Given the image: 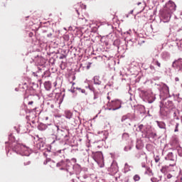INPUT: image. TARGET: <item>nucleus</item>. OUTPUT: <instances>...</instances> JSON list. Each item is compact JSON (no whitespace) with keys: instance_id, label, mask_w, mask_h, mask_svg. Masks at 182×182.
Wrapping results in <instances>:
<instances>
[{"instance_id":"nucleus-10","label":"nucleus","mask_w":182,"mask_h":182,"mask_svg":"<svg viewBox=\"0 0 182 182\" xmlns=\"http://www.w3.org/2000/svg\"><path fill=\"white\" fill-rule=\"evenodd\" d=\"M142 137H144L145 139H156L157 137V134L148 129L145 134H142Z\"/></svg>"},{"instance_id":"nucleus-48","label":"nucleus","mask_w":182,"mask_h":182,"mask_svg":"<svg viewBox=\"0 0 182 182\" xmlns=\"http://www.w3.org/2000/svg\"><path fill=\"white\" fill-rule=\"evenodd\" d=\"M129 45H133V41H132V40H129V41H127V46H129Z\"/></svg>"},{"instance_id":"nucleus-12","label":"nucleus","mask_w":182,"mask_h":182,"mask_svg":"<svg viewBox=\"0 0 182 182\" xmlns=\"http://www.w3.org/2000/svg\"><path fill=\"white\" fill-rule=\"evenodd\" d=\"M178 113H180V112L178 109H177V108H172V109L169 111L170 117H173V119H176V120H180V118H178V116H177Z\"/></svg>"},{"instance_id":"nucleus-39","label":"nucleus","mask_w":182,"mask_h":182,"mask_svg":"<svg viewBox=\"0 0 182 182\" xmlns=\"http://www.w3.org/2000/svg\"><path fill=\"white\" fill-rule=\"evenodd\" d=\"M140 143H141V141H137L136 145V149H137V150H140V149H141V145H140Z\"/></svg>"},{"instance_id":"nucleus-4","label":"nucleus","mask_w":182,"mask_h":182,"mask_svg":"<svg viewBox=\"0 0 182 182\" xmlns=\"http://www.w3.org/2000/svg\"><path fill=\"white\" fill-rule=\"evenodd\" d=\"M107 106V107L105 108V110H119V109L122 108V101L119 100L109 101Z\"/></svg>"},{"instance_id":"nucleus-54","label":"nucleus","mask_w":182,"mask_h":182,"mask_svg":"<svg viewBox=\"0 0 182 182\" xmlns=\"http://www.w3.org/2000/svg\"><path fill=\"white\" fill-rule=\"evenodd\" d=\"M150 69H151V70H154V66L150 65Z\"/></svg>"},{"instance_id":"nucleus-18","label":"nucleus","mask_w":182,"mask_h":182,"mask_svg":"<svg viewBox=\"0 0 182 182\" xmlns=\"http://www.w3.org/2000/svg\"><path fill=\"white\" fill-rule=\"evenodd\" d=\"M149 129H147V127H146L143 124H140L139 125L138 128H137V131L138 132H141V133H142V134H146V132L148 131Z\"/></svg>"},{"instance_id":"nucleus-31","label":"nucleus","mask_w":182,"mask_h":182,"mask_svg":"<svg viewBox=\"0 0 182 182\" xmlns=\"http://www.w3.org/2000/svg\"><path fill=\"white\" fill-rule=\"evenodd\" d=\"M131 168H133V167L129 166V164L126 163L124 166L125 171H130L132 170Z\"/></svg>"},{"instance_id":"nucleus-49","label":"nucleus","mask_w":182,"mask_h":182,"mask_svg":"<svg viewBox=\"0 0 182 182\" xmlns=\"http://www.w3.org/2000/svg\"><path fill=\"white\" fill-rule=\"evenodd\" d=\"M31 164V161L24 162V166H29Z\"/></svg>"},{"instance_id":"nucleus-20","label":"nucleus","mask_w":182,"mask_h":182,"mask_svg":"<svg viewBox=\"0 0 182 182\" xmlns=\"http://www.w3.org/2000/svg\"><path fill=\"white\" fill-rule=\"evenodd\" d=\"M156 123L157 124L158 127L159 129H163L164 130H166V123L162 121H156Z\"/></svg>"},{"instance_id":"nucleus-61","label":"nucleus","mask_w":182,"mask_h":182,"mask_svg":"<svg viewBox=\"0 0 182 182\" xmlns=\"http://www.w3.org/2000/svg\"><path fill=\"white\" fill-rule=\"evenodd\" d=\"M76 166H77V168H80V165L77 164Z\"/></svg>"},{"instance_id":"nucleus-59","label":"nucleus","mask_w":182,"mask_h":182,"mask_svg":"<svg viewBox=\"0 0 182 182\" xmlns=\"http://www.w3.org/2000/svg\"><path fill=\"white\" fill-rule=\"evenodd\" d=\"M105 133H106V132L105 131L101 132V134H105Z\"/></svg>"},{"instance_id":"nucleus-28","label":"nucleus","mask_w":182,"mask_h":182,"mask_svg":"<svg viewBox=\"0 0 182 182\" xmlns=\"http://www.w3.org/2000/svg\"><path fill=\"white\" fill-rule=\"evenodd\" d=\"M66 119H72L73 114L70 111L65 112Z\"/></svg>"},{"instance_id":"nucleus-25","label":"nucleus","mask_w":182,"mask_h":182,"mask_svg":"<svg viewBox=\"0 0 182 182\" xmlns=\"http://www.w3.org/2000/svg\"><path fill=\"white\" fill-rule=\"evenodd\" d=\"M110 170L111 171H112V173H117V171H119V169L117 168V165H111Z\"/></svg>"},{"instance_id":"nucleus-3","label":"nucleus","mask_w":182,"mask_h":182,"mask_svg":"<svg viewBox=\"0 0 182 182\" xmlns=\"http://www.w3.org/2000/svg\"><path fill=\"white\" fill-rule=\"evenodd\" d=\"M34 147L37 149V150H41V151H45L43 153L44 156H46V152L50 153V147L47 148L46 144L43 141V139H39V136L34 137Z\"/></svg>"},{"instance_id":"nucleus-42","label":"nucleus","mask_w":182,"mask_h":182,"mask_svg":"<svg viewBox=\"0 0 182 182\" xmlns=\"http://www.w3.org/2000/svg\"><path fill=\"white\" fill-rule=\"evenodd\" d=\"M144 160H145V161H144V162H142L141 164V167L143 168H146V164L147 163V161H146V158H144Z\"/></svg>"},{"instance_id":"nucleus-22","label":"nucleus","mask_w":182,"mask_h":182,"mask_svg":"<svg viewBox=\"0 0 182 182\" xmlns=\"http://www.w3.org/2000/svg\"><path fill=\"white\" fill-rule=\"evenodd\" d=\"M57 156H60V157L65 158V149H60L55 152Z\"/></svg>"},{"instance_id":"nucleus-8","label":"nucleus","mask_w":182,"mask_h":182,"mask_svg":"<svg viewBox=\"0 0 182 182\" xmlns=\"http://www.w3.org/2000/svg\"><path fill=\"white\" fill-rule=\"evenodd\" d=\"M159 114L161 119H170V109H167L164 107H161Z\"/></svg>"},{"instance_id":"nucleus-5","label":"nucleus","mask_w":182,"mask_h":182,"mask_svg":"<svg viewBox=\"0 0 182 182\" xmlns=\"http://www.w3.org/2000/svg\"><path fill=\"white\" fill-rule=\"evenodd\" d=\"M165 160L172 162V164H169V167H176V163H177V154L174 155L173 152H169L165 157Z\"/></svg>"},{"instance_id":"nucleus-55","label":"nucleus","mask_w":182,"mask_h":182,"mask_svg":"<svg viewBox=\"0 0 182 182\" xmlns=\"http://www.w3.org/2000/svg\"><path fill=\"white\" fill-rule=\"evenodd\" d=\"M71 160H72V161H73V163H76V159L73 158Z\"/></svg>"},{"instance_id":"nucleus-52","label":"nucleus","mask_w":182,"mask_h":182,"mask_svg":"<svg viewBox=\"0 0 182 182\" xmlns=\"http://www.w3.org/2000/svg\"><path fill=\"white\" fill-rule=\"evenodd\" d=\"M28 105H33V101H30V102H28Z\"/></svg>"},{"instance_id":"nucleus-30","label":"nucleus","mask_w":182,"mask_h":182,"mask_svg":"<svg viewBox=\"0 0 182 182\" xmlns=\"http://www.w3.org/2000/svg\"><path fill=\"white\" fill-rule=\"evenodd\" d=\"M153 63H154V65H156V66H158V68H161V63H160V62H159V60H154Z\"/></svg>"},{"instance_id":"nucleus-53","label":"nucleus","mask_w":182,"mask_h":182,"mask_svg":"<svg viewBox=\"0 0 182 182\" xmlns=\"http://www.w3.org/2000/svg\"><path fill=\"white\" fill-rule=\"evenodd\" d=\"M18 129H19L18 130L17 129V133H19V132L22 130V127L20 126Z\"/></svg>"},{"instance_id":"nucleus-26","label":"nucleus","mask_w":182,"mask_h":182,"mask_svg":"<svg viewBox=\"0 0 182 182\" xmlns=\"http://www.w3.org/2000/svg\"><path fill=\"white\" fill-rule=\"evenodd\" d=\"M47 127L48 126H46V124H41L40 125H38V130L43 131V130H46Z\"/></svg>"},{"instance_id":"nucleus-64","label":"nucleus","mask_w":182,"mask_h":182,"mask_svg":"<svg viewBox=\"0 0 182 182\" xmlns=\"http://www.w3.org/2000/svg\"><path fill=\"white\" fill-rule=\"evenodd\" d=\"M175 132H178V129L176 128Z\"/></svg>"},{"instance_id":"nucleus-33","label":"nucleus","mask_w":182,"mask_h":182,"mask_svg":"<svg viewBox=\"0 0 182 182\" xmlns=\"http://www.w3.org/2000/svg\"><path fill=\"white\" fill-rule=\"evenodd\" d=\"M145 173L149 174V176H153V171H151V169H150V168H146Z\"/></svg>"},{"instance_id":"nucleus-1","label":"nucleus","mask_w":182,"mask_h":182,"mask_svg":"<svg viewBox=\"0 0 182 182\" xmlns=\"http://www.w3.org/2000/svg\"><path fill=\"white\" fill-rule=\"evenodd\" d=\"M29 148L18 143L15 141V137L12 134L9 136V141L6 142V151L7 156H9V152L12 151L20 156H29Z\"/></svg>"},{"instance_id":"nucleus-16","label":"nucleus","mask_w":182,"mask_h":182,"mask_svg":"<svg viewBox=\"0 0 182 182\" xmlns=\"http://www.w3.org/2000/svg\"><path fill=\"white\" fill-rule=\"evenodd\" d=\"M121 122L122 123H124L127 126H130V114L122 116Z\"/></svg>"},{"instance_id":"nucleus-58","label":"nucleus","mask_w":182,"mask_h":182,"mask_svg":"<svg viewBox=\"0 0 182 182\" xmlns=\"http://www.w3.org/2000/svg\"><path fill=\"white\" fill-rule=\"evenodd\" d=\"M133 12H134V11H133V10L130 11H129V14H131V15H132V14H133Z\"/></svg>"},{"instance_id":"nucleus-57","label":"nucleus","mask_w":182,"mask_h":182,"mask_svg":"<svg viewBox=\"0 0 182 182\" xmlns=\"http://www.w3.org/2000/svg\"><path fill=\"white\" fill-rule=\"evenodd\" d=\"M43 164H45V165L48 164V160H46V161L43 162Z\"/></svg>"},{"instance_id":"nucleus-40","label":"nucleus","mask_w":182,"mask_h":182,"mask_svg":"<svg viewBox=\"0 0 182 182\" xmlns=\"http://www.w3.org/2000/svg\"><path fill=\"white\" fill-rule=\"evenodd\" d=\"M87 89H89L91 92H93V93H95V92H96V91L95 90V87H93L91 86V85H88V86L87 87Z\"/></svg>"},{"instance_id":"nucleus-14","label":"nucleus","mask_w":182,"mask_h":182,"mask_svg":"<svg viewBox=\"0 0 182 182\" xmlns=\"http://www.w3.org/2000/svg\"><path fill=\"white\" fill-rule=\"evenodd\" d=\"M160 56L162 60H164L165 62H167V60H169L170 58H171V55L168 51H163Z\"/></svg>"},{"instance_id":"nucleus-29","label":"nucleus","mask_w":182,"mask_h":182,"mask_svg":"<svg viewBox=\"0 0 182 182\" xmlns=\"http://www.w3.org/2000/svg\"><path fill=\"white\" fill-rule=\"evenodd\" d=\"M56 166L57 167H65L66 164L65 163L64 160H61L60 162L57 163Z\"/></svg>"},{"instance_id":"nucleus-44","label":"nucleus","mask_w":182,"mask_h":182,"mask_svg":"<svg viewBox=\"0 0 182 182\" xmlns=\"http://www.w3.org/2000/svg\"><path fill=\"white\" fill-rule=\"evenodd\" d=\"M154 160L156 163H159V161H160V156H154Z\"/></svg>"},{"instance_id":"nucleus-45","label":"nucleus","mask_w":182,"mask_h":182,"mask_svg":"<svg viewBox=\"0 0 182 182\" xmlns=\"http://www.w3.org/2000/svg\"><path fill=\"white\" fill-rule=\"evenodd\" d=\"M122 138H123V139H129V134H127V133H124V134H122Z\"/></svg>"},{"instance_id":"nucleus-21","label":"nucleus","mask_w":182,"mask_h":182,"mask_svg":"<svg viewBox=\"0 0 182 182\" xmlns=\"http://www.w3.org/2000/svg\"><path fill=\"white\" fill-rule=\"evenodd\" d=\"M44 87L46 90H50V89L52 88V83H50V81H46L44 83Z\"/></svg>"},{"instance_id":"nucleus-11","label":"nucleus","mask_w":182,"mask_h":182,"mask_svg":"<svg viewBox=\"0 0 182 182\" xmlns=\"http://www.w3.org/2000/svg\"><path fill=\"white\" fill-rule=\"evenodd\" d=\"M172 67H173L175 69H177V70H181L182 72V59H178L173 62Z\"/></svg>"},{"instance_id":"nucleus-23","label":"nucleus","mask_w":182,"mask_h":182,"mask_svg":"<svg viewBox=\"0 0 182 182\" xmlns=\"http://www.w3.org/2000/svg\"><path fill=\"white\" fill-rule=\"evenodd\" d=\"M141 156L145 159L146 161H147V155H146L145 153H138L135 155V157H136V159H140Z\"/></svg>"},{"instance_id":"nucleus-47","label":"nucleus","mask_w":182,"mask_h":182,"mask_svg":"<svg viewBox=\"0 0 182 182\" xmlns=\"http://www.w3.org/2000/svg\"><path fill=\"white\" fill-rule=\"evenodd\" d=\"M178 48L182 49V40H181L178 43H177Z\"/></svg>"},{"instance_id":"nucleus-27","label":"nucleus","mask_w":182,"mask_h":182,"mask_svg":"<svg viewBox=\"0 0 182 182\" xmlns=\"http://www.w3.org/2000/svg\"><path fill=\"white\" fill-rule=\"evenodd\" d=\"M137 5H138V6H140V5H141V8L142 11H144V9H146V1L138 2Z\"/></svg>"},{"instance_id":"nucleus-36","label":"nucleus","mask_w":182,"mask_h":182,"mask_svg":"<svg viewBox=\"0 0 182 182\" xmlns=\"http://www.w3.org/2000/svg\"><path fill=\"white\" fill-rule=\"evenodd\" d=\"M76 90H78V92H80L81 93H85V95H87L86 90L85 89H82L80 87H77Z\"/></svg>"},{"instance_id":"nucleus-15","label":"nucleus","mask_w":182,"mask_h":182,"mask_svg":"<svg viewBox=\"0 0 182 182\" xmlns=\"http://www.w3.org/2000/svg\"><path fill=\"white\" fill-rule=\"evenodd\" d=\"M77 178H80V180H85L84 182H90L92 181V178L90 175L83 174V172L80 173V176L77 177Z\"/></svg>"},{"instance_id":"nucleus-60","label":"nucleus","mask_w":182,"mask_h":182,"mask_svg":"<svg viewBox=\"0 0 182 182\" xmlns=\"http://www.w3.org/2000/svg\"><path fill=\"white\" fill-rule=\"evenodd\" d=\"M176 82H178V77L175 78Z\"/></svg>"},{"instance_id":"nucleus-6","label":"nucleus","mask_w":182,"mask_h":182,"mask_svg":"<svg viewBox=\"0 0 182 182\" xmlns=\"http://www.w3.org/2000/svg\"><path fill=\"white\" fill-rule=\"evenodd\" d=\"M141 95L142 97H145V99L148 100V103H153V102L156 100V97H154V95H153V94H149V92L145 90H141Z\"/></svg>"},{"instance_id":"nucleus-50","label":"nucleus","mask_w":182,"mask_h":182,"mask_svg":"<svg viewBox=\"0 0 182 182\" xmlns=\"http://www.w3.org/2000/svg\"><path fill=\"white\" fill-rule=\"evenodd\" d=\"M70 92H71V93H75V87L74 88H71L70 90Z\"/></svg>"},{"instance_id":"nucleus-7","label":"nucleus","mask_w":182,"mask_h":182,"mask_svg":"<svg viewBox=\"0 0 182 182\" xmlns=\"http://www.w3.org/2000/svg\"><path fill=\"white\" fill-rule=\"evenodd\" d=\"M56 137H58V140L60 139H65V140H69V132L68 130H62L60 129H58Z\"/></svg>"},{"instance_id":"nucleus-34","label":"nucleus","mask_w":182,"mask_h":182,"mask_svg":"<svg viewBox=\"0 0 182 182\" xmlns=\"http://www.w3.org/2000/svg\"><path fill=\"white\" fill-rule=\"evenodd\" d=\"M162 89L164 90L165 93H168V87L167 85H164Z\"/></svg>"},{"instance_id":"nucleus-35","label":"nucleus","mask_w":182,"mask_h":182,"mask_svg":"<svg viewBox=\"0 0 182 182\" xmlns=\"http://www.w3.org/2000/svg\"><path fill=\"white\" fill-rule=\"evenodd\" d=\"M133 120H136V116L134 114H129V122H133Z\"/></svg>"},{"instance_id":"nucleus-32","label":"nucleus","mask_w":182,"mask_h":182,"mask_svg":"<svg viewBox=\"0 0 182 182\" xmlns=\"http://www.w3.org/2000/svg\"><path fill=\"white\" fill-rule=\"evenodd\" d=\"M160 180H161V176H159V179L157 178H154V177L151 178V182H159V181H160Z\"/></svg>"},{"instance_id":"nucleus-62","label":"nucleus","mask_w":182,"mask_h":182,"mask_svg":"<svg viewBox=\"0 0 182 182\" xmlns=\"http://www.w3.org/2000/svg\"><path fill=\"white\" fill-rule=\"evenodd\" d=\"M177 127H178V123H177L176 125V129H177Z\"/></svg>"},{"instance_id":"nucleus-56","label":"nucleus","mask_w":182,"mask_h":182,"mask_svg":"<svg viewBox=\"0 0 182 182\" xmlns=\"http://www.w3.org/2000/svg\"><path fill=\"white\" fill-rule=\"evenodd\" d=\"M47 36H48V38H50L51 36H52V33H48V35H47Z\"/></svg>"},{"instance_id":"nucleus-19","label":"nucleus","mask_w":182,"mask_h":182,"mask_svg":"<svg viewBox=\"0 0 182 182\" xmlns=\"http://www.w3.org/2000/svg\"><path fill=\"white\" fill-rule=\"evenodd\" d=\"M93 82L94 85H97L98 86H100V85H102V80H100V77L98 75H95L93 77Z\"/></svg>"},{"instance_id":"nucleus-63","label":"nucleus","mask_w":182,"mask_h":182,"mask_svg":"<svg viewBox=\"0 0 182 182\" xmlns=\"http://www.w3.org/2000/svg\"><path fill=\"white\" fill-rule=\"evenodd\" d=\"M45 119H46V120H48L49 117H46Z\"/></svg>"},{"instance_id":"nucleus-41","label":"nucleus","mask_w":182,"mask_h":182,"mask_svg":"<svg viewBox=\"0 0 182 182\" xmlns=\"http://www.w3.org/2000/svg\"><path fill=\"white\" fill-rule=\"evenodd\" d=\"M166 177H167V178L170 179V178H173V177H176V175H174L173 173H168Z\"/></svg>"},{"instance_id":"nucleus-46","label":"nucleus","mask_w":182,"mask_h":182,"mask_svg":"<svg viewBox=\"0 0 182 182\" xmlns=\"http://www.w3.org/2000/svg\"><path fill=\"white\" fill-rule=\"evenodd\" d=\"M124 150V151H129V150H132V146H125Z\"/></svg>"},{"instance_id":"nucleus-9","label":"nucleus","mask_w":182,"mask_h":182,"mask_svg":"<svg viewBox=\"0 0 182 182\" xmlns=\"http://www.w3.org/2000/svg\"><path fill=\"white\" fill-rule=\"evenodd\" d=\"M93 159L96 163H103V154L101 151L96 152L93 156Z\"/></svg>"},{"instance_id":"nucleus-13","label":"nucleus","mask_w":182,"mask_h":182,"mask_svg":"<svg viewBox=\"0 0 182 182\" xmlns=\"http://www.w3.org/2000/svg\"><path fill=\"white\" fill-rule=\"evenodd\" d=\"M49 129L51 132V134L55 135V136H58V133L59 132V127L58 125L52 124L49 125Z\"/></svg>"},{"instance_id":"nucleus-37","label":"nucleus","mask_w":182,"mask_h":182,"mask_svg":"<svg viewBox=\"0 0 182 182\" xmlns=\"http://www.w3.org/2000/svg\"><path fill=\"white\" fill-rule=\"evenodd\" d=\"M177 151H178V156L180 157H182V148L181 147L178 148Z\"/></svg>"},{"instance_id":"nucleus-2","label":"nucleus","mask_w":182,"mask_h":182,"mask_svg":"<svg viewBox=\"0 0 182 182\" xmlns=\"http://www.w3.org/2000/svg\"><path fill=\"white\" fill-rule=\"evenodd\" d=\"M176 8H177V6L172 1L166 3V6L161 14V21L164 22V23L169 22L170 19H171V14L176 11Z\"/></svg>"},{"instance_id":"nucleus-38","label":"nucleus","mask_w":182,"mask_h":182,"mask_svg":"<svg viewBox=\"0 0 182 182\" xmlns=\"http://www.w3.org/2000/svg\"><path fill=\"white\" fill-rule=\"evenodd\" d=\"M133 179L134 181H139L140 180V176L139 175H134L133 177Z\"/></svg>"},{"instance_id":"nucleus-43","label":"nucleus","mask_w":182,"mask_h":182,"mask_svg":"<svg viewBox=\"0 0 182 182\" xmlns=\"http://www.w3.org/2000/svg\"><path fill=\"white\" fill-rule=\"evenodd\" d=\"M96 99H99V95L97 94V92H94V100H96Z\"/></svg>"},{"instance_id":"nucleus-51","label":"nucleus","mask_w":182,"mask_h":182,"mask_svg":"<svg viewBox=\"0 0 182 182\" xmlns=\"http://www.w3.org/2000/svg\"><path fill=\"white\" fill-rule=\"evenodd\" d=\"M175 182H182V178H180L179 179L176 180Z\"/></svg>"},{"instance_id":"nucleus-17","label":"nucleus","mask_w":182,"mask_h":182,"mask_svg":"<svg viewBox=\"0 0 182 182\" xmlns=\"http://www.w3.org/2000/svg\"><path fill=\"white\" fill-rule=\"evenodd\" d=\"M164 107L165 109H167L168 110H172L176 107H174V104H173V101L167 100L166 102H165Z\"/></svg>"},{"instance_id":"nucleus-24","label":"nucleus","mask_w":182,"mask_h":182,"mask_svg":"<svg viewBox=\"0 0 182 182\" xmlns=\"http://www.w3.org/2000/svg\"><path fill=\"white\" fill-rule=\"evenodd\" d=\"M138 112L140 114H144V113H146V108L144 106L141 105L138 107Z\"/></svg>"}]
</instances>
